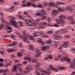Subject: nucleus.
Instances as JSON below:
<instances>
[{
	"mask_svg": "<svg viewBox=\"0 0 75 75\" xmlns=\"http://www.w3.org/2000/svg\"><path fill=\"white\" fill-rule=\"evenodd\" d=\"M8 17L11 20V21L10 22V24L11 25L14 26L15 28H19V26L17 25L18 24V23L14 21V20H15L16 19L15 17L12 16H8Z\"/></svg>",
	"mask_w": 75,
	"mask_h": 75,
	"instance_id": "obj_1",
	"label": "nucleus"
},
{
	"mask_svg": "<svg viewBox=\"0 0 75 75\" xmlns=\"http://www.w3.org/2000/svg\"><path fill=\"white\" fill-rule=\"evenodd\" d=\"M65 16H63L62 14H61L59 17V20L62 23L61 25L62 26H64V24L65 23Z\"/></svg>",
	"mask_w": 75,
	"mask_h": 75,
	"instance_id": "obj_2",
	"label": "nucleus"
},
{
	"mask_svg": "<svg viewBox=\"0 0 75 75\" xmlns=\"http://www.w3.org/2000/svg\"><path fill=\"white\" fill-rule=\"evenodd\" d=\"M40 12H41V13H35V16L40 17V16H42L43 14V15H46L47 16L48 15L47 12H46L43 10L42 9L40 10Z\"/></svg>",
	"mask_w": 75,
	"mask_h": 75,
	"instance_id": "obj_3",
	"label": "nucleus"
},
{
	"mask_svg": "<svg viewBox=\"0 0 75 75\" xmlns=\"http://www.w3.org/2000/svg\"><path fill=\"white\" fill-rule=\"evenodd\" d=\"M59 33V31L57 30L56 31L55 33H54L53 35V38L55 39L56 40H57V39H60V36L58 35V34Z\"/></svg>",
	"mask_w": 75,
	"mask_h": 75,
	"instance_id": "obj_4",
	"label": "nucleus"
},
{
	"mask_svg": "<svg viewBox=\"0 0 75 75\" xmlns=\"http://www.w3.org/2000/svg\"><path fill=\"white\" fill-rule=\"evenodd\" d=\"M67 19L70 24H74L75 22L74 21V18L72 16H70L67 17Z\"/></svg>",
	"mask_w": 75,
	"mask_h": 75,
	"instance_id": "obj_5",
	"label": "nucleus"
},
{
	"mask_svg": "<svg viewBox=\"0 0 75 75\" xmlns=\"http://www.w3.org/2000/svg\"><path fill=\"white\" fill-rule=\"evenodd\" d=\"M20 66H21V64H19V63H18L16 64H14L13 66V71H15L17 68H18V69L20 68H21L20 67Z\"/></svg>",
	"mask_w": 75,
	"mask_h": 75,
	"instance_id": "obj_6",
	"label": "nucleus"
},
{
	"mask_svg": "<svg viewBox=\"0 0 75 75\" xmlns=\"http://www.w3.org/2000/svg\"><path fill=\"white\" fill-rule=\"evenodd\" d=\"M31 69H32V67L30 65H28L27 67L25 69V70L24 71V72L25 74H28Z\"/></svg>",
	"mask_w": 75,
	"mask_h": 75,
	"instance_id": "obj_7",
	"label": "nucleus"
},
{
	"mask_svg": "<svg viewBox=\"0 0 75 75\" xmlns=\"http://www.w3.org/2000/svg\"><path fill=\"white\" fill-rule=\"evenodd\" d=\"M65 3L62 1H58L56 2V4H55L54 5V7H56V8H58V7L59 6V4L61 5L62 4H65Z\"/></svg>",
	"mask_w": 75,
	"mask_h": 75,
	"instance_id": "obj_8",
	"label": "nucleus"
},
{
	"mask_svg": "<svg viewBox=\"0 0 75 75\" xmlns=\"http://www.w3.org/2000/svg\"><path fill=\"white\" fill-rule=\"evenodd\" d=\"M51 71L50 70H45L44 71H41V74L42 75H45L46 74H47V75H50L51 73Z\"/></svg>",
	"mask_w": 75,
	"mask_h": 75,
	"instance_id": "obj_9",
	"label": "nucleus"
},
{
	"mask_svg": "<svg viewBox=\"0 0 75 75\" xmlns=\"http://www.w3.org/2000/svg\"><path fill=\"white\" fill-rule=\"evenodd\" d=\"M23 35H24V36L23 37L24 38H27V37H28V38H29L31 40H33L34 39L33 37L31 35H28V34L27 33L24 34Z\"/></svg>",
	"mask_w": 75,
	"mask_h": 75,
	"instance_id": "obj_10",
	"label": "nucleus"
},
{
	"mask_svg": "<svg viewBox=\"0 0 75 75\" xmlns=\"http://www.w3.org/2000/svg\"><path fill=\"white\" fill-rule=\"evenodd\" d=\"M32 22H31L30 23V24L28 25H29V28H30V29H32L33 28V26H34V27H35V26H36L37 25V23H35V22H33V21Z\"/></svg>",
	"mask_w": 75,
	"mask_h": 75,
	"instance_id": "obj_11",
	"label": "nucleus"
},
{
	"mask_svg": "<svg viewBox=\"0 0 75 75\" xmlns=\"http://www.w3.org/2000/svg\"><path fill=\"white\" fill-rule=\"evenodd\" d=\"M65 11H69L70 13H73V10L72 9V8L69 7H67L65 9Z\"/></svg>",
	"mask_w": 75,
	"mask_h": 75,
	"instance_id": "obj_12",
	"label": "nucleus"
},
{
	"mask_svg": "<svg viewBox=\"0 0 75 75\" xmlns=\"http://www.w3.org/2000/svg\"><path fill=\"white\" fill-rule=\"evenodd\" d=\"M60 61H67V62H71L70 59L67 57H62L60 59Z\"/></svg>",
	"mask_w": 75,
	"mask_h": 75,
	"instance_id": "obj_13",
	"label": "nucleus"
},
{
	"mask_svg": "<svg viewBox=\"0 0 75 75\" xmlns=\"http://www.w3.org/2000/svg\"><path fill=\"white\" fill-rule=\"evenodd\" d=\"M70 64L71 65L69 66V67L70 68H71V69L75 68V57L74 58L73 63H71Z\"/></svg>",
	"mask_w": 75,
	"mask_h": 75,
	"instance_id": "obj_14",
	"label": "nucleus"
},
{
	"mask_svg": "<svg viewBox=\"0 0 75 75\" xmlns=\"http://www.w3.org/2000/svg\"><path fill=\"white\" fill-rule=\"evenodd\" d=\"M63 44L64 45H62L60 47L62 48V47H63L64 46L66 48V47H67L68 46L69 42L68 41H67L63 42Z\"/></svg>",
	"mask_w": 75,
	"mask_h": 75,
	"instance_id": "obj_15",
	"label": "nucleus"
},
{
	"mask_svg": "<svg viewBox=\"0 0 75 75\" xmlns=\"http://www.w3.org/2000/svg\"><path fill=\"white\" fill-rule=\"evenodd\" d=\"M37 41L38 44H40L41 45H44V42L41 41L40 38H38L37 39Z\"/></svg>",
	"mask_w": 75,
	"mask_h": 75,
	"instance_id": "obj_16",
	"label": "nucleus"
},
{
	"mask_svg": "<svg viewBox=\"0 0 75 75\" xmlns=\"http://www.w3.org/2000/svg\"><path fill=\"white\" fill-rule=\"evenodd\" d=\"M40 71V73L41 74V67H35V71L36 72V73H38L39 72L38 71Z\"/></svg>",
	"mask_w": 75,
	"mask_h": 75,
	"instance_id": "obj_17",
	"label": "nucleus"
},
{
	"mask_svg": "<svg viewBox=\"0 0 75 75\" xmlns=\"http://www.w3.org/2000/svg\"><path fill=\"white\" fill-rule=\"evenodd\" d=\"M61 22L60 21V20H59V21H57L55 23H54L53 24L54 26H53L56 27H59V26L60 24H61Z\"/></svg>",
	"mask_w": 75,
	"mask_h": 75,
	"instance_id": "obj_18",
	"label": "nucleus"
},
{
	"mask_svg": "<svg viewBox=\"0 0 75 75\" xmlns=\"http://www.w3.org/2000/svg\"><path fill=\"white\" fill-rule=\"evenodd\" d=\"M49 59V61H51L52 59V57L51 55H47L44 59V61H46L47 59Z\"/></svg>",
	"mask_w": 75,
	"mask_h": 75,
	"instance_id": "obj_19",
	"label": "nucleus"
},
{
	"mask_svg": "<svg viewBox=\"0 0 75 75\" xmlns=\"http://www.w3.org/2000/svg\"><path fill=\"white\" fill-rule=\"evenodd\" d=\"M30 18H30L28 19H27L25 20V22H27V23H28L27 24H30L31 22H32L33 18H31V19H30Z\"/></svg>",
	"mask_w": 75,
	"mask_h": 75,
	"instance_id": "obj_20",
	"label": "nucleus"
},
{
	"mask_svg": "<svg viewBox=\"0 0 75 75\" xmlns=\"http://www.w3.org/2000/svg\"><path fill=\"white\" fill-rule=\"evenodd\" d=\"M36 52H37L36 54H35V57H40V54L41 53H39L40 52L39 50H36Z\"/></svg>",
	"mask_w": 75,
	"mask_h": 75,
	"instance_id": "obj_21",
	"label": "nucleus"
},
{
	"mask_svg": "<svg viewBox=\"0 0 75 75\" xmlns=\"http://www.w3.org/2000/svg\"><path fill=\"white\" fill-rule=\"evenodd\" d=\"M57 13L58 11L55 9H54L52 11V14L53 16H56Z\"/></svg>",
	"mask_w": 75,
	"mask_h": 75,
	"instance_id": "obj_22",
	"label": "nucleus"
},
{
	"mask_svg": "<svg viewBox=\"0 0 75 75\" xmlns=\"http://www.w3.org/2000/svg\"><path fill=\"white\" fill-rule=\"evenodd\" d=\"M42 50V51H47L48 50V47H47L44 46H42L41 48Z\"/></svg>",
	"mask_w": 75,
	"mask_h": 75,
	"instance_id": "obj_23",
	"label": "nucleus"
},
{
	"mask_svg": "<svg viewBox=\"0 0 75 75\" xmlns=\"http://www.w3.org/2000/svg\"><path fill=\"white\" fill-rule=\"evenodd\" d=\"M27 59L28 60V61L31 62L32 61V62H35V63H36L37 62L36 61L37 60L35 59H34V60H31V59L30 57H28L27 58Z\"/></svg>",
	"mask_w": 75,
	"mask_h": 75,
	"instance_id": "obj_24",
	"label": "nucleus"
},
{
	"mask_svg": "<svg viewBox=\"0 0 75 75\" xmlns=\"http://www.w3.org/2000/svg\"><path fill=\"white\" fill-rule=\"evenodd\" d=\"M7 30H8V31H7V33H11L12 31V30L11 29V28L9 27L7 28Z\"/></svg>",
	"mask_w": 75,
	"mask_h": 75,
	"instance_id": "obj_25",
	"label": "nucleus"
},
{
	"mask_svg": "<svg viewBox=\"0 0 75 75\" xmlns=\"http://www.w3.org/2000/svg\"><path fill=\"white\" fill-rule=\"evenodd\" d=\"M57 45H58V42L57 41L55 42H54V43L53 45V47H54V48H55V47H57Z\"/></svg>",
	"mask_w": 75,
	"mask_h": 75,
	"instance_id": "obj_26",
	"label": "nucleus"
},
{
	"mask_svg": "<svg viewBox=\"0 0 75 75\" xmlns=\"http://www.w3.org/2000/svg\"><path fill=\"white\" fill-rule=\"evenodd\" d=\"M54 4L55 3L53 2L50 3L48 4V6H49V7H51V6H53V7H54Z\"/></svg>",
	"mask_w": 75,
	"mask_h": 75,
	"instance_id": "obj_27",
	"label": "nucleus"
},
{
	"mask_svg": "<svg viewBox=\"0 0 75 75\" xmlns=\"http://www.w3.org/2000/svg\"><path fill=\"white\" fill-rule=\"evenodd\" d=\"M51 70L52 71H55V72H58V67L57 68H52L51 69Z\"/></svg>",
	"mask_w": 75,
	"mask_h": 75,
	"instance_id": "obj_28",
	"label": "nucleus"
},
{
	"mask_svg": "<svg viewBox=\"0 0 75 75\" xmlns=\"http://www.w3.org/2000/svg\"><path fill=\"white\" fill-rule=\"evenodd\" d=\"M75 48H71L70 50V52H71V53H74L75 52Z\"/></svg>",
	"mask_w": 75,
	"mask_h": 75,
	"instance_id": "obj_29",
	"label": "nucleus"
},
{
	"mask_svg": "<svg viewBox=\"0 0 75 75\" xmlns=\"http://www.w3.org/2000/svg\"><path fill=\"white\" fill-rule=\"evenodd\" d=\"M45 15L43 14L42 16V17L41 19L42 20H45L46 18H47V17L46 16H44Z\"/></svg>",
	"mask_w": 75,
	"mask_h": 75,
	"instance_id": "obj_30",
	"label": "nucleus"
},
{
	"mask_svg": "<svg viewBox=\"0 0 75 75\" xmlns=\"http://www.w3.org/2000/svg\"><path fill=\"white\" fill-rule=\"evenodd\" d=\"M52 43V40L51 39L48 40L47 42V44H50L51 43Z\"/></svg>",
	"mask_w": 75,
	"mask_h": 75,
	"instance_id": "obj_31",
	"label": "nucleus"
},
{
	"mask_svg": "<svg viewBox=\"0 0 75 75\" xmlns=\"http://www.w3.org/2000/svg\"><path fill=\"white\" fill-rule=\"evenodd\" d=\"M62 56L60 55H59L58 57H55L54 58V60L55 61H57V60H59V58H61Z\"/></svg>",
	"mask_w": 75,
	"mask_h": 75,
	"instance_id": "obj_32",
	"label": "nucleus"
},
{
	"mask_svg": "<svg viewBox=\"0 0 75 75\" xmlns=\"http://www.w3.org/2000/svg\"><path fill=\"white\" fill-rule=\"evenodd\" d=\"M44 7V6L40 4H38L37 6V7H38L39 8H42V7Z\"/></svg>",
	"mask_w": 75,
	"mask_h": 75,
	"instance_id": "obj_33",
	"label": "nucleus"
},
{
	"mask_svg": "<svg viewBox=\"0 0 75 75\" xmlns=\"http://www.w3.org/2000/svg\"><path fill=\"white\" fill-rule=\"evenodd\" d=\"M18 24L21 27H23V22L22 21H19Z\"/></svg>",
	"mask_w": 75,
	"mask_h": 75,
	"instance_id": "obj_34",
	"label": "nucleus"
},
{
	"mask_svg": "<svg viewBox=\"0 0 75 75\" xmlns=\"http://www.w3.org/2000/svg\"><path fill=\"white\" fill-rule=\"evenodd\" d=\"M53 32L52 30H49L47 32V34H52Z\"/></svg>",
	"mask_w": 75,
	"mask_h": 75,
	"instance_id": "obj_35",
	"label": "nucleus"
},
{
	"mask_svg": "<svg viewBox=\"0 0 75 75\" xmlns=\"http://www.w3.org/2000/svg\"><path fill=\"white\" fill-rule=\"evenodd\" d=\"M17 45V43L16 42H13V44H10L9 45H10L11 46H13V45Z\"/></svg>",
	"mask_w": 75,
	"mask_h": 75,
	"instance_id": "obj_36",
	"label": "nucleus"
},
{
	"mask_svg": "<svg viewBox=\"0 0 75 75\" xmlns=\"http://www.w3.org/2000/svg\"><path fill=\"white\" fill-rule=\"evenodd\" d=\"M65 69V67H58V69H62V70H64Z\"/></svg>",
	"mask_w": 75,
	"mask_h": 75,
	"instance_id": "obj_37",
	"label": "nucleus"
},
{
	"mask_svg": "<svg viewBox=\"0 0 75 75\" xmlns=\"http://www.w3.org/2000/svg\"><path fill=\"white\" fill-rule=\"evenodd\" d=\"M9 36L11 37L12 38V39L14 40H15L16 39V36L14 35H10Z\"/></svg>",
	"mask_w": 75,
	"mask_h": 75,
	"instance_id": "obj_38",
	"label": "nucleus"
},
{
	"mask_svg": "<svg viewBox=\"0 0 75 75\" xmlns=\"http://www.w3.org/2000/svg\"><path fill=\"white\" fill-rule=\"evenodd\" d=\"M23 54V53L21 52H19L17 54L18 57H21V56H22Z\"/></svg>",
	"mask_w": 75,
	"mask_h": 75,
	"instance_id": "obj_39",
	"label": "nucleus"
},
{
	"mask_svg": "<svg viewBox=\"0 0 75 75\" xmlns=\"http://www.w3.org/2000/svg\"><path fill=\"white\" fill-rule=\"evenodd\" d=\"M33 35L34 37H37L38 35H37V33L36 32H34L33 33Z\"/></svg>",
	"mask_w": 75,
	"mask_h": 75,
	"instance_id": "obj_40",
	"label": "nucleus"
},
{
	"mask_svg": "<svg viewBox=\"0 0 75 75\" xmlns=\"http://www.w3.org/2000/svg\"><path fill=\"white\" fill-rule=\"evenodd\" d=\"M42 25H47V23L45 22H42L40 23Z\"/></svg>",
	"mask_w": 75,
	"mask_h": 75,
	"instance_id": "obj_41",
	"label": "nucleus"
},
{
	"mask_svg": "<svg viewBox=\"0 0 75 75\" xmlns=\"http://www.w3.org/2000/svg\"><path fill=\"white\" fill-rule=\"evenodd\" d=\"M4 25L3 23H2L0 24V30H1V28H3V27H4Z\"/></svg>",
	"mask_w": 75,
	"mask_h": 75,
	"instance_id": "obj_42",
	"label": "nucleus"
},
{
	"mask_svg": "<svg viewBox=\"0 0 75 75\" xmlns=\"http://www.w3.org/2000/svg\"><path fill=\"white\" fill-rule=\"evenodd\" d=\"M10 57L12 59H15V58H16V57L14 55H11L10 56Z\"/></svg>",
	"mask_w": 75,
	"mask_h": 75,
	"instance_id": "obj_43",
	"label": "nucleus"
},
{
	"mask_svg": "<svg viewBox=\"0 0 75 75\" xmlns=\"http://www.w3.org/2000/svg\"><path fill=\"white\" fill-rule=\"evenodd\" d=\"M58 8V10L59 11H62V7L61 6H59Z\"/></svg>",
	"mask_w": 75,
	"mask_h": 75,
	"instance_id": "obj_44",
	"label": "nucleus"
},
{
	"mask_svg": "<svg viewBox=\"0 0 75 75\" xmlns=\"http://www.w3.org/2000/svg\"><path fill=\"white\" fill-rule=\"evenodd\" d=\"M30 47L29 48V49L30 50H31V49L32 48H33L34 47H33V45H29Z\"/></svg>",
	"mask_w": 75,
	"mask_h": 75,
	"instance_id": "obj_45",
	"label": "nucleus"
},
{
	"mask_svg": "<svg viewBox=\"0 0 75 75\" xmlns=\"http://www.w3.org/2000/svg\"><path fill=\"white\" fill-rule=\"evenodd\" d=\"M23 38H24V40H23V41L24 42H29V41L27 39H27V38H24L23 37Z\"/></svg>",
	"mask_w": 75,
	"mask_h": 75,
	"instance_id": "obj_46",
	"label": "nucleus"
},
{
	"mask_svg": "<svg viewBox=\"0 0 75 75\" xmlns=\"http://www.w3.org/2000/svg\"><path fill=\"white\" fill-rule=\"evenodd\" d=\"M32 5L34 7H37V5L35 4H32Z\"/></svg>",
	"mask_w": 75,
	"mask_h": 75,
	"instance_id": "obj_47",
	"label": "nucleus"
},
{
	"mask_svg": "<svg viewBox=\"0 0 75 75\" xmlns=\"http://www.w3.org/2000/svg\"><path fill=\"white\" fill-rule=\"evenodd\" d=\"M0 54L2 55H4V52H3V50L1 51L0 50Z\"/></svg>",
	"mask_w": 75,
	"mask_h": 75,
	"instance_id": "obj_48",
	"label": "nucleus"
},
{
	"mask_svg": "<svg viewBox=\"0 0 75 75\" xmlns=\"http://www.w3.org/2000/svg\"><path fill=\"white\" fill-rule=\"evenodd\" d=\"M36 67H40V63H37L36 64Z\"/></svg>",
	"mask_w": 75,
	"mask_h": 75,
	"instance_id": "obj_49",
	"label": "nucleus"
},
{
	"mask_svg": "<svg viewBox=\"0 0 75 75\" xmlns=\"http://www.w3.org/2000/svg\"><path fill=\"white\" fill-rule=\"evenodd\" d=\"M1 22H5L6 20L4 19L3 18H1Z\"/></svg>",
	"mask_w": 75,
	"mask_h": 75,
	"instance_id": "obj_50",
	"label": "nucleus"
},
{
	"mask_svg": "<svg viewBox=\"0 0 75 75\" xmlns=\"http://www.w3.org/2000/svg\"><path fill=\"white\" fill-rule=\"evenodd\" d=\"M58 52L59 54H64V52L62 51H59Z\"/></svg>",
	"mask_w": 75,
	"mask_h": 75,
	"instance_id": "obj_51",
	"label": "nucleus"
},
{
	"mask_svg": "<svg viewBox=\"0 0 75 75\" xmlns=\"http://www.w3.org/2000/svg\"><path fill=\"white\" fill-rule=\"evenodd\" d=\"M27 64V61H24L23 62V65H26Z\"/></svg>",
	"mask_w": 75,
	"mask_h": 75,
	"instance_id": "obj_52",
	"label": "nucleus"
},
{
	"mask_svg": "<svg viewBox=\"0 0 75 75\" xmlns=\"http://www.w3.org/2000/svg\"><path fill=\"white\" fill-rule=\"evenodd\" d=\"M69 37V36L68 35H64V38H68Z\"/></svg>",
	"mask_w": 75,
	"mask_h": 75,
	"instance_id": "obj_53",
	"label": "nucleus"
},
{
	"mask_svg": "<svg viewBox=\"0 0 75 75\" xmlns=\"http://www.w3.org/2000/svg\"><path fill=\"white\" fill-rule=\"evenodd\" d=\"M9 52H11V51H12V50H11L10 48H8L7 50Z\"/></svg>",
	"mask_w": 75,
	"mask_h": 75,
	"instance_id": "obj_54",
	"label": "nucleus"
},
{
	"mask_svg": "<svg viewBox=\"0 0 75 75\" xmlns=\"http://www.w3.org/2000/svg\"><path fill=\"white\" fill-rule=\"evenodd\" d=\"M36 50V48H34V47L32 48V49L30 50H31L32 51H35Z\"/></svg>",
	"mask_w": 75,
	"mask_h": 75,
	"instance_id": "obj_55",
	"label": "nucleus"
},
{
	"mask_svg": "<svg viewBox=\"0 0 75 75\" xmlns=\"http://www.w3.org/2000/svg\"><path fill=\"white\" fill-rule=\"evenodd\" d=\"M51 21V18H49L47 19V21H48V22H50Z\"/></svg>",
	"mask_w": 75,
	"mask_h": 75,
	"instance_id": "obj_56",
	"label": "nucleus"
},
{
	"mask_svg": "<svg viewBox=\"0 0 75 75\" xmlns=\"http://www.w3.org/2000/svg\"><path fill=\"white\" fill-rule=\"evenodd\" d=\"M4 61V59L2 58H0V62H2Z\"/></svg>",
	"mask_w": 75,
	"mask_h": 75,
	"instance_id": "obj_57",
	"label": "nucleus"
},
{
	"mask_svg": "<svg viewBox=\"0 0 75 75\" xmlns=\"http://www.w3.org/2000/svg\"><path fill=\"white\" fill-rule=\"evenodd\" d=\"M37 34H42V33L41 32V31H38V32L37 33Z\"/></svg>",
	"mask_w": 75,
	"mask_h": 75,
	"instance_id": "obj_58",
	"label": "nucleus"
},
{
	"mask_svg": "<svg viewBox=\"0 0 75 75\" xmlns=\"http://www.w3.org/2000/svg\"><path fill=\"white\" fill-rule=\"evenodd\" d=\"M12 51H16V48L15 47H13L12 49Z\"/></svg>",
	"mask_w": 75,
	"mask_h": 75,
	"instance_id": "obj_59",
	"label": "nucleus"
},
{
	"mask_svg": "<svg viewBox=\"0 0 75 75\" xmlns=\"http://www.w3.org/2000/svg\"><path fill=\"white\" fill-rule=\"evenodd\" d=\"M35 21L37 22H40V19H36L35 20Z\"/></svg>",
	"mask_w": 75,
	"mask_h": 75,
	"instance_id": "obj_60",
	"label": "nucleus"
},
{
	"mask_svg": "<svg viewBox=\"0 0 75 75\" xmlns=\"http://www.w3.org/2000/svg\"><path fill=\"white\" fill-rule=\"evenodd\" d=\"M28 4H26L27 5V6H29V5H30V4H31V3L30 2H28Z\"/></svg>",
	"mask_w": 75,
	"mask_h": 75,
	"instance_id": "obj_61",
	"label": "nucleus"
},
{
	"mask_svg": "<svg viewBox=\"0 0 75 75\" xmlns=\"http://www.w3.org/2000/svg\"><path fill=\"white\" fill-rule=\"evenodd\" d=\"M0 16H4V13H3L2 12L0 14Z\"/></svg>",
	"mask_w": 75,
	"mask_h": 75,
	"instance_id": "obj_62",
	"label": "nucleus"
},
{
	"mask_svg": "<svg viewBox=\"0 0 75 75\" xmlns=\"http://www.w3.org/2000/svg\"><path fill=\"white\" fill-rule=\"evenodd\" d=\"M75 74V72L73 71L72 72V73L71 74V75H74Z\"/></svg>",
	"mask_w": 75,
	"mask_h": 75,
	"instance_id": "obj_63",
	"label": "nucleus"
},
{
	"mask_svg": "<svg viewBox=\"0 0 75 75\" xmlns=\"http://www.w3.org/2000/svg\"><path fill=\"white\" fill-rule=\"evenodd\" d=\"M41 72L40 73H36V74H37V75H42V74H41Z\"/></svg>",
	"mask_w": 75,
	"mask_h": 75,
	"instance_id": "obj_64",
	"label": "nucleus"
}]
</instances>
